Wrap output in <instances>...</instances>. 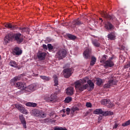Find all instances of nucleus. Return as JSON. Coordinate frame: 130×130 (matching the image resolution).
Here are the masks:
<instances>
[{
  "instance_id": "obj_9",
  "label": "nucleus",
  "mask_w": 130,
  "mask_h": 130,
  "mask_svg": "<svg viewBox=\"0 0 130 130\" xmlns=\"http://www.w3.org/2000/svg\"><path fill=\"white\" fill-rule=\"evenodd\" d=\"M112 57L106 60L105 62L104 67H105V68H112V67H114V63L112 61Z\"/></svg>"
},
{
  "instance_id": "obj_46",
  "label": "nucleus",
  "mask_w": 130,
  "mask_h": 130,
  "mask_svg": "<svg viewBox=\"0 0 130 130\" xmlns=\"http://www.w3.org/2000/svg\"><path fill=\"white\" fill-rule=\"evenodd\" d=\"M71 114L72 115H74L75 114V112L74 111V110H73V109H71Z\"/></svg>"
},
{
  "instance_id": "obj_10",
  "label": "nucleus",
  "mask_w": 130,
  "mask_h": 130,
  "mask_svg": "<svg viewBox=\"0 0 130 130\" xmlns=\"http://www.w3.org/2000/svg\"><path fill=\"white\" fill-rule=\"evenodd\" d=\"M15 107L19 110L21 113H23V114H28V111H27L24 107L22 106V105L19 104L16 105Z\"/></svg>"
},
{
  "instance_id": "obj_20",
  "label": "nucleus",
  "mask_w": 130,
  "mask_h": 130,
  "mask_svg": "<svg viewBox=\"0 0 130 130\" xmlns=\"http://www.w3.org/2000/svg\"><path fill=\"white\" fill-rule=\"evenodd\" d=\"M82 24H83V22L79 20V18H77V19L74 21L73 25V27H76V26H80V25Z\"/></svg>"
},
{
  "instance_id": "obj_25",
  "label": "nucleus",
  "mask_w": 130,
  "mask_h": 130,
  "mask_svg": "<svg viewBox=\"0 0 130 130\" xmlns=\"http://www.w3.org/2000/svg\"><path fill=\"white\" fill-rule=\"evenodd\" d=\"M66 37L68 38L69 40H75V39H77V37H76V36H74L70 34H67Z\"/></svg>"
},
{
  "instance_id": "obj_29",
  "label": "nucleus",
  "mask_w": 130,
  "mask_h": 130,
  "mask_svg": "<svg viewBox=\"0 0 130 130\" xmlns=\"http://www.w3.org/2000/svg\"><path fill=\"white\" fill-rule=\"evenodd\" d=\"M9 64L11 66V67H12V68H17L18 67L17 62H16V61H15L14 60H11L9 62Z\"/></svg>"
},
{
  "instance_id": "obj_47",
  "label": "nucleus",
  "mask_w": 130,
  "mask_h": 130,
  "mask_svg": "<svg viewBox=\"0 0 130 130\" xmlns=\"http://www.w3.org/2000/svg\"><path fill=\"white\" fill-rule=\"evenodd\" d=\"M66 111H67V112H71V109H70L69 108H67Z\"/></svg>"
},
{
  "instance_id": "obj_22",
  "label": "nucleus",
  "mask_w": 130,
  "mask_h": 130,
  "mask_svg": "<svg viewBox=\"0 0 130 130\" xmlns=\"http://www.w3.org/2000/svg\"><path fill=\"white\" fill-rule=\"evenodd\" d=\"M6 28H9L10 30H15L17 29V27L16 25H13L11 23H7L5 24Z\"/></svg>"
},
{
  "instance_id": "obj_19",
  "label": "nucleus",
  "mask_w": 130,
  "mask_h": 130,
  "mask_svg": "<svg viewBox=\"0 0 130 130\" xmlns=\"http://www.w3.org/2000/svg\"><path fill=\"white\" fill-rule=\"evenodd\" d=\"M101 15L102 17L105 18L106 19H109V20H112V16L107 14V13L103 11L101 12Z\"/></svg>"
},
{
  "instance_id": "obj_24",
  "label": "nucleus",
  "mask_w": 130,
  "mask_h": 130,
  "mask_svg": "<svg viewBox=\"0 0 130 130\" xmlns=\"http://www.w3.org/2000/svg\"><path fill=\"white\" fill-rule=\"evenodd\" d=\"M19 30L21 31V33H29L30 32V29L28 27H20Z\"/></svg>"
},
{
  "instance_id": "obj_38",
  "label": "nucleus",
  "mask_w": 130,
  "mask_h": 130,
  "mask_svg": "<svg viewBox=\"0 0 130 130\" xmlns=\"http://www.w3.org/2000/svg\"><path fill=\"white\" fill-rule=\"evenodd\" d=\"M54 130H67V128H63L61 127L56 126L54 128Z\"/></svg>"
},
{
  "instance_id": "obj_36",
  "label": "nucleus",
  "mask_w": 130,
  "mask_h": 130,
  "mask_svg": "<svg viewBox=\"0 0 130 130\" xmlns=\"http://www.w3.org/2000/svg\"><path fill=\"white\" fill-rule=\"evenodd\" d=\"M72 100L73 99L72 98V97L68 96L65 99L64 102L65 103H70V102H71V101H72Z\"/></svg>"
},
{
  "instance_id": "obj_49",
  "label": "nucleus",
  "mask_w": 130,
  "mask_h": 130,
  "mask_svg": "<svg viewBox=\"0 0 130 130\" xmlns=\"http://www.w3.org/2000/svg\"><path fill=\"white\" fill-rule=\"evenodd\" d=\"M62 111L63 113H66V110L65 109H63L62 110Z\"/></svg>"
},
{
  "instance_id": "obj_8",
  "label": "nucleus",
  "mask_w": 130,
  "mask_h": 130,
  "mask_svg": "<svg viewBox=\"0 0 130 130\" xmlns=\"http://www.w3.org/2000/svg\"><path fill=\"white\" fill-rule=\"evenodd\" d=\"M56 98H57V94L56 93H53L51 94L50 96L46 97L45 100L47 102H54Z\"/></svg>"
},
{
  "instance_id": "obj_45",
  "label": "nucleus",
  "mask_w": 130,
  "mask_h": 130,
  "mask_svg": "<svg viewBox=\"0 0 130 130\" xmlns=\"http://www.w3.org/2000/svg\"><path fill=\"white\" fill-rule=\"evenodd\" d=\"M43 48H44V49L47 50L48 47H47V46L46 45L43 44Z\"/></svg>"
},
{
  "instance_id": "obj_11",
  "label": "nucleus",
  "mask_w": 130,
  "mask_h": 130,
  "mask_svg": "<svg viewBox=\"0 0 130 130\" xmlns=\"http://www.w3.org/2000/svg\"><path fill=\"white\" fill-rule=\"evenodd\" d=\"M36 90V85L35 84H31L28 86H25V90L27 92H33Z\"/></svg>"
},
{
  "instance_id": "obj_21",
  "label": "nucleus",
  "mask_w": 130,
  "mask_h": 130,
  "mask_svg": "<svg viewBox=\"0 0 130 130\" xmlns=\"http://www.w3.org/2000/svg\"><path fill=\"white\" fill-rule=\"evenodd\" d=\"M102 114L103 115V116H109L110 115H113V112L111 111H103Z\"/></svg>"
},
{
  "instance_id": "obj_28",
  "label": "nucleus",
  "mask_w": 130,
  "mask_h": 130,
  "mask_svg": "<svg viewBox=\"0 0 130 130\" xmlns=\"http://www.w3.org/2000/svg\"><path fill=\"white\" fill-rule=\"evenodd\" d=\"M102 109H96L93 111V114L99 115L100 114H102Z\"/></svg>"
},
{
  "instance_id": "obj_53",
  "label": "nucleus",
  "mask_w": 130,
  "mask_h": 130,
  "mask_svg": "<svg viewBox=\"0 0 130 130\" xmlns=\"http://www.w3.org/2000/svg\"><path fill=\"white\" fill-rule=\"evenodd\" d=\"M40 122H43V120H40Z\"/></svg>"
},
{
  "instance_id": "obj_18",
  "label": "nucleus",
  "mask_w": 130,
  "mask_h": 130,
  "mask_svg": "<svg viewBox=\"0 0 130 130\" xmlns=\"http://www.w3.org/2000/svg\"><path fill=\"white\" fill-rule=\"evenodd\" d=\"M67 95L69 96H72V95H74V87H70L67 89L66 92Z\"/></svg>"
},
{
  "instance_id": "obj_50",
  "label": "nucleus",
  "mask_w": 130,
  "mask_h": 130,
  "mask_svg": "<svg viewBox=\"0 0 130 130\" xmlns=\"http://www.w3.org/2000/svg\"><path fill=\"white\" fill-rule=\"evenodd\" d=\"M71 112H67V114L68 115H70V113Z\"/></svg>"
},
{
  "instance_id": "obj_15",
  "label": "nucleus",
  "mask_w": 130,
  "mask_h": 130,
  "mask_svg": "<svg viewBox=\"0 0 130 130\" xmlns=\"http://www.w3.org/2000/svg\"><path fill=\"white\" fill-rule=\"evenodd\" d=\"M19 117L23 127L24 128H27V123H26L25 117L23 116V115H19Z\"/></svg>"
},
{
  "instance_id": "obj_33",
  "label": "nucleus",
  "mask_w": 130,
  "mask_h": 130,
  "mask_svg": "<svg viewBox=\"0 0 130 130\" xmlns=\"http://www.w3.org/2000/svg\"><path fill=\"white\" fill-rule=\"evenodd\" d=\"M107 37L110 40H114L115 39V35L112 34V33L108 35Z\"/></svg>"
},
{
  "instance_id": "obj_2",
  "label": "nucleus",
  "mask_w": 130,
  "mask_h": 130,
  "mask_svg": "<svg viewBox=\"0 0 130 130\" xmlns=\"http://www.w3.org/2000/svg\"><path fill=\"white\" fill-rule=\"evenodd\" d=\"M88 81H89V78L86 77L82 79L80 82H75V85L76 89L77 91H79V92H83L84 90L87 89L89 85H88V84H86V83H88Z\"/></svg>"
},
{
  "instance_id": "obj_44",
  "label": "nucleus",
  "mask_w": 130,
  "mask_h": 130,
  "mask_svg": "<svg viewBox=\"0 0 130 130\" xmlns=\"http://www.w3.org/2000/svg\"><path fill=\"white\" fill-rule=\"evenodd\" d=\"M128 68H130V66L128 63L127 64L124 66V69H128Z\"/></svg>"
},
{
  "instance_id": "obj_51",
  "label": "nucleus",
  "mask_w": 130,
  "mask_h": 130,
  "mask_svg": "<svg viewBox=\"0 0 130 130\" xmlns=\"http://www.w3.org/2000/svg\"><path fill=\"white\" fill-rule=\"evenodd\" d=\"M66 115H67L66 114H63L62 115V117H64V116H66Z\"/></svg>"
},
{
  "instance_id": "obj_12",
  "label": "nucleus",
  "mask_w": 130,
  "mask_h": 130,
  "mask_svg": "<svg viewBox=\"0 0 130 130\" xmlns=\"http://www.w3.org/2000/svg\"><path fill=\"white\" fill-rule=\"evenodd\" d=\"M117 84V81H115L114 80H111L108 81V82L104 85V88H110L111 86H113V85H116Z\"/></svg>"
},
{
  "instance_id": "obj_1",
  "label": "nucleus",
  "mask_w": 130,
  "mask_h": 130,
  "mask_svg": "<svg viewBox=\"0 0 130 130\" xmlns=\"http://www.w3.org/2000/svg\"><path fill=\"white\" fill-rule=\"evenodd\" d=\"M14 39L17 44H21L24 41V37L20 32L15 34H9L4 38V44L10 43V41Z\"/></svg>"
},
{
  "instance_id": "obj_16",
  "label": "nucleus",
  "mask_w": 130,
  "mask_h": 130,
  "mask_svg": "<svg viewBox=\"0 0 130 130\" xmlns=\"http://www.w3.org/2000/svg\"><path fill=\"white\" fill-rule=\"evenodd\" d=\"M47 55L46 53L45 52H41L37 54V57L39 59V60H44L45 59V57Z\"/></svg>"
},
{
  "instance_id": "obj_35",
  "label": "nucleus",
  "mask_w": 130,
  "mask_h": 130,
  "mask_svg": "<svg viewBox=\"0 0 130 130\" xmlns=\"http://www.w3.org/2000/svg\"><path fill=\"white\" fill-rule=\"evenodd\" d=\"M54 86L58 85V78L56 76H54Z\"/></svg>"
},
{
  "instance_id": "obj_52",
  "label": "nucleus",
  "mask_w": 130,
  "mask_h": 130,
  "mask_svg": "<svg viewBox=\"0 0 130 130\" xmlns=\"http://www.w3.org/2000/svg\"><path fill=\"white\" fill-rule=\"evenodd\" d=\"M100 20H101V21H102V22H103V20H102V18H100Z\"/></svg>"
},
{
  "instance_id": "obj_37",
  "label": "nucleus",
  "mask_w": 130,
  "mask_h": 130,
  "mask_svg": "<svg viewBox=\"0 0 130 130\" xmlns=\"http://www.w3.org/2000/svg\"><path fill=\"white\" fill-rule=\"evenodd\" d=\"M130 124V119L126 121L124 123L122 124V126H127V125H129Z\"/></svg>"
},
{
  "instance_id": "obj_17",
  "label": "nucleus",
  "mask_w": 130,
  "mask_h": 130,
  "mask_svg": "<svg viewBox=\"0 0 130 130\" xmlns=\"http://www.w3.org/2000/svg\"><path fill=\"white\" fill-rule=\"evenodd\" d=\"M105 28L107 30H113L114 29V26L109 22H107L105 24Z\"/></svg>"
},
{
  "instance_id": "obj_23",
  "label": "nucleus",
  "mask_w": 130,
  "mask_h": 130,
  "mask_svg": "<svg viewBox=\"0 0 130 130\" xmlns=\"http://www.w3.org/2000/svg\"><path fill=\"white\" fill-rule=\"evenodd\" d=\"M92 44L95 47H100V43L98 40L94 39L92 40Z\"/></svg>"
},
{
  "instance_id": "obj_30",
  "label": "nucleus",
  "mask_w": 130,
  "mask_h": 130,
  "mask_svg": "<svg viewBox=\"0 0 130 130\" xmlns=\"http://www.w3.org/2000/svg\"><path fill=\"white\" fill-rule=\"evenodd\" d=\"M39 77L42 79V80H43V81H44V82H46V81H49L50 80V78H49V77H47L46 76L40 75Z\"/></svg>"
},
{
  "instance_id": "obj_43",
  "label": "nucleus",
  "mask_w": 130,
  "mask_h": 130,
  "mask_svg": "<svg viewBox=\"0 0 130 130\" xmlns=\"http://www.w3.org/2000/svg\"><path fill=\"white\" fill-rule=\"evenodd\" d=\"M72 110L75 112V111H79V109L78 107H74L72 108Z\"/></svg>"
},
{
  "instance_id": "obj_32",
  "label": "nucleus",
  "mask_w": 130,
  "mask_h": 130,
  "mask_svg": "<svg viewBox=\"0 0 130 130\" xmlns=\"http://www.w3.org/2000/svg\"><path fill=\"white\" fill-rule=\"evenodd\" d=\"M96 57L92 56L91 57V61L90 62V66H91L92 67H93V66H94V64H95V63H96Z\"/></svg>"
},
{
  "instance_id": "obj_26",
  "label": "nucleus",
  "mask_w": 130,
  "mask_h": 130,
  "mask_svg": "<svg viewBox=\"0 0 130 130\" xmlns=\"http://www.w3.org/2000/svg\"><path fill=\"white\" fill-rule=\"evenodd\" d=\"M25 105L28 107H36V106H37V104L35 103L27 102L25 104Z\"/></svg>"
},
{
  "instance_id": "obj_5",
  "label": "nucleus",
  "mask_w": 130,
  "mask_h": 130,
  "mask_svg": "<svg viewBox=\"0 0 130 130\" xmlns=\"http://www.w3.org/2000/svg\"><path fill=\"white\" fill-rule=\"evenodd\" d=\"M31 115L34 116H37V117H42L44 118L46 117V114L42 111H40L37 109H32L30 112Z\"/></svg>"
},
{
  "instance_id": "obj_27",
  "label": "nucleus",
  "mask_w": 130,
  "mask_h": 130,
  "mask_svg": "<svg viewBox=\"0 0 130 130\" xmlns=\"http://www.w3.org/2000/svg\"><path fill=\"white\" fill-rule=\"evenodd\" d=\"M87 85L88 86H89L90 90H93V89H94V83L92 82V80L88 79V81H87Z\"/></svg>"
},
{
  "instance_id": "obj_40",
  "label": "nucleus",
  "mask_w": 130,
  "mask_h": 130,
  "mask_svg": "<svg viewBox=\"0 0 130 130\" xmlns=\"http://www.w3.org/2000/svg\"><path fill=\"white\" fill-rule=\"evenodd\" d=\"M119 125V123L116 122V121H115V124L113 126V129L117 128V127Z\"/></svg>"
},
{
  "instance_id": "obj_41",
  "label": "nucleus",
  "mask_w": 130,
  "mask_h": 130,
  "mask_svg": "<svg viewBox=\"0 0 130 130\" xmlns=\"http://www.w3.org/2000/svg\"><path fill=\"white\" fill-rule=\"evenodd\" d=\"M86 107H88L89 108H91V107H92V104H91V103H86Z\"/></svg>"
},
{
  "instance_id": "obj_31",
  "label": "nucleus",
  "mask_w": 130,
  "mask_h": 130,
  "mask_svg": "<svg viewBox=\"0 0 130 130\" xmlns=\"http://www.w3.org/2000/svg\"><path fill=\"white\" fill-rule=\"evenodd\" d=\"M103 80H102L101 78H97L96 80V85L97 86H101V85H102V84H103Z\"/></svg>"
},
{
  "instance_id": "obj_14",
  "label": "nucleus",
  "mask_w": 130,
  "mask_h": 130,
  "mask_svg": "<svg viewBox=\"0 0 130 130\" xmlns=\"http://www.w3.org/2000/svg\"><path fill=\"white\" fill-rule=\"evenodd\" d=\"M23 52V51L19 48V47H16L14 48L13 51V55H21Z\"/></svg>"
},
{
  "instance_id": "obj_13",
  "label": "nucleus",
  "mask_w": 130,
  "mask_h": 130,
  "mask_svg": "<svg viewBox=\"0 0 130 130\" xmlns=\"http://www.w3.org/2000/svg\"><path fill=\"white\" fill-rule=\"evenodd\" d=\"M91 49H86L83 52V56L86 58V59H88L91 57Z\"/></svg>"
},
{
  "instance_id": "obj_48",
  "label": "nucleus",
  "mask_w": 130,
  "mask_h": 130,
  "mask_svg": "<svg viewBox=\"0 0 130 130\" xmlns=\"http://www.w3.org/2000/svg\"><path fill=\"white\" fill-rule=\"evenodd\" d=\"M54 112H52L51 113V114L50 115V116H51L52 115H53V114H54Z\"/></svg>"
},
{
  "instance_id": "obj_6",
  "label": "nucleus",
  "mask_w": 130,
  "mask_h": 130,
  "mask_svg": "<svg viewBox=\"0 0 130 130\" xmlns=\"http://www.w3.org/2000/svg\"><path fill=\"white\" fill-rule=\"evenodd\" d=\"M101 103L103 105H106L109 108H112L114 106V104L110 102V100L109 99H106L101 101Z\"/></svg>"
},
{
  "instance_id": "obj_39",
  "label": "nucleus",
  "mask_w": 130,
  "mask_h": 130,
  "mask_svg": "<svg viewBox=\"0 0 130 130\" xmlns=\"http://www.w3.org/2000/svg\"><path fill=\"white\" fill-rule=\"evenodd\" d=\"M47 46L49 50H52L53 49V47L51 44H48Z\"/></svg>"
},
{
  "instance_id": "obj_42",
  "label": "nucleus",
  "mask_w": 130,
  "mask_h": 130,
  "mask_svg": "<svg viewBox=\"0 0 130 130\" xmlns=\"http://www.w3.org/2000/svg\"><path fill=\"white\" fill-rule=\"evenodd\" d=\"M49 121V119L45 118L43 120V122H42V123H46V122H48Z\"/></svg>"
},
{
  "instance_id": "obj_7",
  "label": "nucleus",
  "mask_w": 130,
  "mask_h": 130,
  "mask_svg": "<svg viewBox=\"0 0 130 130\" xmlns=\"http://www.w3.org/2000/svg\"><path fill=\"white\" fill-rule=\"evenodd\" d=\"M73 70L72 68H66L63 70V75L64 77V78H66V79H68V78H70L71 76H72V74H73V72H72Z\"/></svg>"
},
{
  "instance_id": "obj_4",
  "label": "nucleus",
  "mask_w": 130,
  "mask_h": 130,
  "mask_svg": "<svg viewBox=\"0 0 130 130\" xmlns=\"http://www.w3.org/2000/svg\"><path fill=\"white\" fill-rule=\"evenodd\" d=\"M67 54H68V52L67 51V50L62 48L58 49L57 50L55 54V57H56V58H58L59 60H60V59L64 58V57L67 56Z\"/></svg>"
},
{
  "instance_id": "obj_34",
  "label": "nucleus",
  "mask_w": 130,
  "mask_h": 130,
  "mask_svg": "<svg viewBox=\"0 0 130 130\" xmlns=\"http://www.w3.org/2000/svg\"><path fill=\"white\" fill-rule=\"evenodd\" d=\"M107 57H108L107 55H104L102 57V59H101L100 62H101L102 63H105V61H106V59H107Z\"/></svg>"
},
{
  "instance_id": "obj_3",
  "label": "nucleus",
  "mask_w": 130,
  "mask_h": 130,
  "mask_svg": "<svg viewBox=\"0 0 130 130\" xmlns=\"http://www.w3.org/2000/svg\"><path fill=\"white\" fill-rule=\"evenodd\" d=\"M23 77V74H21L19 75L18 76H16L14 77L13 79H11V83H13L16 88H18V89H20V90H25L26 89V83L24 82H17L16 83L15 82H17V81H20L21 80V78Z\"/></svg>"
},
{
  "instance_id": "obj_54",
  "label": "nucleus",
  "mask_w": 130,
  "mask_h": 130,
  "mask_svg": "<svg viewBox=\"0 0 130 130\" xmlns=\"http://www.w3.org/2000/svg\"><path fill=\"white\" fill-rule=\"evenodd\" d=\"M1 55H0V58H1Z\"/></svg>"
}]
</instances>
